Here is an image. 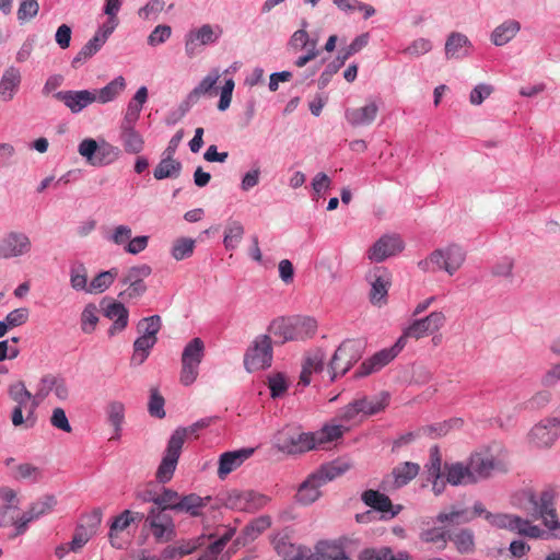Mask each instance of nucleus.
Masks as SVG:
<instances>
[{"instance_id": "nucleus-47", "label": "nucleus", "mask_w": 560, "mask_h": 560, "mask_svg": "<svg viewBox=\"0 0 560 560\" xmlns=\"http://www.w3.org/2000/svg\"><path fill=\"white\" fill-rule=\"evenodd\" d=\"M235 529H228L219 539L212 542L198 558V560H217L226 544L232 539Z\"/></svg>"}, {"instance_id": "nucleus-34", "label": "nucleus", "mask_w": 560, "mask_h": 560, "mask_svg": "<svg viewBox=\"0 0 560 560\" xmlns=\"http://www.w3.org/2000/svg\"><path fill=\"white\" fill-rule=\"evenodd\" d=\"M182 167V163L178 160L163 155L153 171V176L158 180L177 178L180 175Z\"/></svg>"}, {"instance_id": "nucleus-10", "label": "nucleus", "mask_w": 560, "mask_h": 560, "mask_svg": "<svg viewBox=\"0 0 560 560\" xmlns=\"http://www.w3.org/2000/svg\"><path fill=\"white\" fill-rule=\"evenodd\" d=\"M152 272L149 265L133 266L127 270L120 282L125 287L118 294L122 301L141 298L147 292L144 279Z\"/></svg>"}, {"instance_id": "nucleus-36", "label": "nucleus", "mask_w": 560, "mask_h": 560, "mask_svg": "<svg viewBox=\"0 0 560 560\" xmlns=\"http://www.w3.org/2000/svg\"><path fill=\"white\" fill-rule=\"evenodd\" d=\"M209 498H201L196 493H190L184 497H179L176 512L187 513L190 516H199L201 509L207 505Z\"/></svg>"}, {"instance_id": "nucleus-40", "label": "nucleus", "mask_w": 560, "mask_h": 560, "mask_svg": "<svg viewBox=\"0 0 560 560\" xmlns=\"http://www.w3.org/2000/svg\"><path fill=\"white\" fill-rule=\"evenodd\" d=\"M244 226L240 221L229 220L224 231V246L226 249H235L244 236Z\"/></svg>"}, {"instance_id": "nucleus-41", "label": "nucleus", "mask_w": 560, "mask_h": 560, "mask_svg": "<svg viewBox=\"0 0 560 560\" xmlns=\"http://www.w3.org/2000/svg\"><path fill=\"white\" fill-rule=\"evenodd\" d=\"M350 468V465L346 462L336 460L331 462L329 464L323 465L317 471H315V475H319L320 479H318L324 485L328 481L334 480L335 478L341 476L346 471H348Z\"/></svg>"}, {"instance_id": "nucleus-52", "label": "nucleus", "mask_w": 560, "mask_h": 560, "mask_svg": "<svg viewBox=\"0 0 560 560\" xmlns=\"http://www.w3.org/2000/svg\"><path fill=\"white\" fill-rule=\"evenodd\" d=\"M70 283L72 289L77 291H85L88 293V270L84 265L79 264L71 267Z\"/></svg>"}, {"instance_id": "nucleus-21", "label": "nucleus", "mask_w": 560, "mask_h": 560, "mask_svg": "<svg viewBox=\"0 0 560 560\" xmlns=\"http://www.w3.org/2000/svg\"><path fill=\"white\" fill-rule=\"evenodd\" d=\"M404 249V242L397 235H384L377 240L368 252L372 261L381 262L386 258L400 253Z\"/></svg>"}, {"instance_id": "nucleus-39", "label": "nucleus", "mask_w": 560, "mask_h": 560, "mask_svg": "<svg viewBox=\"0 0 560 560\" xmlns=\"http://www.w3.org/2000/svg\"><path fill=\"white\" fill-rule=\"evenodd\" d=\"M118 273L119 272L117 268H112L109 270L100 272L89 283L88 293H103L114 283L115 279L118 277Z\"/></svg>"}, {"instance_id": "nucleus-7", "label": "nucleus", "mask_w": 560, "mask_h": 560, "mask_svg": "<svg viewBox=\"0 0 560 560\" xmlns=\"http://www.w3.org/2000/svg\"><path fill=\"white\" fill-rule=\"evenodd\" d=\"M205 357V343L196 337L192 338L184 348L182 353V369L179 382L184 386L191 385L198 377L199 365Z\"/></svg>"}, {"instance_id": "nucleus-25", "label": "nucleus", "mask_w": 560, "mask_h": 560, "mask_svg": "<svg viewBox=\"0 0 560 560\" xmlns=\"http://www.w3.org/2000/svg\"><path fill=\"white\" fill-rule=\"evenodd\" d=\"M22 83V74L20 69L11 66L8 67L0 79V98L3 102L12 101L18 94Z\"/></svg>"}, {"instance_id": "nucleus-54", "label": "nucleus", "mask_w": 560, "mask_h": 560, "mask_svg": "<svg viewBox=\"0 0 560 560\" xmlns=\"http://www.w3.org/2000/svg\"><path fill=\"white\" fill-rule=\"evenodd\" d=\"M179 493L170 488H163L162 492L159 493V498H156V506L161 508L163 511L172 510L176 512Z\"/></svg>"}, {"instance_id": "nucleus-32", "label": "nucleus", "mask_w": 560, "mask_h": 560, "mask_svg": "<svg viewBox=\"0 0 560 560\" xmlns=\"http://www.w3.org/2000/svg\"><path fill=\"white\" fill-rule=\"evenodd\" d=\"M126 88L125 79L119 75L100 90L92 91L95 102L106 104L114 101Z\"/></svg>"}, {"instance_id": "nucleus-31", "label": "nucleus", "mask_w": 560, "mask_h": 560, "mask_svg": "<svg viewBox=\"0 0 560 560\" xmlns=\"http://www.w3.org/2000/svg\"><path fill=\"white\" fill-rule=\"evenodd\" d=\"M318 479H320L319 475L312 474L300 486L298 494H296L299 502H301L303 504H311L319 498V495H320L319 488L322 486H324V483L320 482Z\"/></svg>"}, {"instance_id": "nucleus-24", "label": "nucleus", "mask_w": 560, "mask_h": 560, "mask_svg": "<svg viewBox=\"0 0 560 560\" xmlns=\"http://www.w3.org/2000/svg\"><path fill=\"white\" fill-rule=\"evenodd\" d=\"M378 110V105L370 101L364 106L346 109L345 117L353 127L369 126L376 119Z\"/></svg>"}, {"instance_id": "nucleus-11", "label": "nucleus", "mask_w": 560, "mask_h": 560, "mask_svg": "<svg viewBox=\"0 0 560 560\" xmlns=\"http://www.w3.org/2000/svg\"><path fill=\"white\" fill-rule=\"evenodd\" d=\"M446 322L443 312H432L428 316L413 320L408 327L405 328L402 335L399 337L404 345L408 338L419 340L428 335L439 331Z\"/></svg>"}, {"instance_id": "nucleus-49", "label": "nucleus", "mask_w": 560, "mask_h": 560, "mask_svg": "<svg viewBox=\"0 0 560 560\" xmlns=\"http://www.w3.org/2000/svg\"><path fill=\"white\" fill-rule=\"evenodd\" d=\"M103 38L93 36L82 48L81 50L75 55V57L72 60V67L78 68L82 63H84L88 59H90L92 56H94L104 45L102 43Z\"/></svg>"}, {"instance_id": "nucleus-16", "label": "nucleus", "mask_w": 560, "mask_h": 560, "mask_svg": "<svg viewBox=\"0 0 560 560\" xmlns=\"http://www.w3.org/2000/svg\"><path fill=\"white\" fill-rule=\"evenodd\" d=\"M486 517L492 526L516 532L530 538H538L542 534L538 526L532 525L528 521L516 515L487 513Z\"/></svg>"}, {"instance_id": "nucleus-58", "label": "nucleus", "mask_w": 560, "mask_h": 560, "mask_svg": "<svg viewBox=\"0 0 560 560\" xmlns=\"http://www.w3.org/2000/svg\"><path fill=\"white\" fill-rule=\"evenodd\" d=\"M98 322L97 308L93 304H89L81 315V328L84 332L91 334Z\"/></svg>"}, {"instance_id": "nucleus-61", "label": "nucleus", "mask_w": 560, "mask_h": 560, "mask_svg": "<svg viewBox=\"0 0 560 560\" xmlns=\"http://www.w3.org/2000/svg\"><path fill=\"white\" fill-rule=\"evenodd\" d=\"M108 421L114 427L116 433L120 431L122 421H124V415H125V407L119 401H114L108 406Z\"/></svg>"}, {"instance_id": "nucleus-33", "label": "nucleus", "mask_w": 560, "mask_h": 560, "mask_svg": "<svg viewBox=\"0 0 560 560\" xmlns=\"http://www.w3.org/2000/svg\"><path fill=\"white\" fill-rule=\"evenodd\" d=\"M470 45L466 35L460 33H452L445 43L446 58H460L468 54Z\"/></svg>"}, {"instance_id": "nucleus-9", "label": "nucleus", "mask_w": 560, "mask_h": 560, "mask_svg": "<svg viewBox=\"0 0 560 560\" xmlns=\"http://www.w3.org/2000/svg\"><path fill=\"white\" fill-rule=\"evenodd\" d=\"M468 465L475 483L488 479L494 471H506L509 466L503 457L495 456L488 450L471 454Z\"/></svg>"}, {"instance_id": "nucleus-26", "label": "nucleus", "mask_w": 560, "mask_h": 560, "mask_svg": "<svg viewBox=\"0 0 560 560\" xmlns=\"http://www.w3.org/2000/svg\"><path fill=\"white\" fill-rule=\"evenodd\" d=\"M252 448H243L234 452H226L220 456L218 476L224 479L230 472L240 467L245 459L253 454Z\"/></svg>"}, {"instance_id": "nucleus-1", "label": "nucleus", "mask_w": 560, "mask_h": 560, "mask_svg": "<svg viewBox=\"0 0 560 560\" xmlns=\"http://www.w3.org/2000/svg\"><path fill=\"white\" fill-rule=\"evenodd\" d=\"M317 322L310 316L279 317L269 325V332L282 339V342L305 340L315 336Z\"/></svg>"}, {"instance_id": "nucleus-28", "label": "nucleus", "mask_w": 560, "mask_h": 560, "mask_svg": "<svg viewBox=\"0 0 560 560\" xmlns=\"http://www.w3.org/2000/svg\"><path fill=\"white\" fill-rule=\"evenodd\" d=\"M144 515L139 512L125 510L121 514L116 516L110 525L109 541L113 547L121 548V545L116 541L117 533L125 530L131 523L140 522Z\"/></svg>"}, {"instance_id": "nucleus-20", "label": "nucleus", "mask_w": 560, "mask_h": 560, "mask_svg": "<svg viewBox=\"0 0 560 560\" xmlns=\"http://www.w3.org/2000/svg\"><path fill=\"white\" fill-rule=\"evenodd\" d=\"M9 396L15 402L14 408H20V410H24L26 413L27 428H33L36 423L35 409L37 405L24 383L16 382L11 384Z\"/></svg>"}, {"instance_id": "nucleus-27", "label": "nucleus", "mask_w": 560, "mask_h": 560, "mask_svg": "<svg viewBox=\"0 0 560 560\" xmlns=\"http://www.w3.org/2000/svg\"><path fill=\"white\" fill-rule=\"evenodd\" d=\"M104 315L114 322L108 332L110 336L124 330L128 325V310L120 302H110L104 308Z\"/></svg>"}, {"instance_id": "nucleus-30", "label": "nucleus", "mask_w": 560, "mask_h": 560, "mask_svg": "<svg viewBox=\"0 0 560 560\" xmlns=\"http://www.w3.org/2000/svg\"><path fill=\"white\" fill-rule=\"evenodd\" d=\"M325 353L322 350L308 354L303 363L299 384L307 386L311 383L312 374L323 371Z\"/></svg>"}, {"instance_id": "nucleus-38", "label": "nucleus", "mask_w": 560, "mask_h": 560, "mask_svg": "<svg viewBox=\"0 0 560 560\" xmlns=\"http://www.w3.org/2000/svg\"><path fill=\"white\" fill-rule=\"evenodd\" d=\"M520 23L515 20H509L494 28L491 35L492 43L495 46H503L509 43L520 31Z\"/></svg>"}, {"instance_id": "nucleus-56", "label": "nucleus", "mask_w": 560, "mask_h": 560, "mask_svg": "<svg viewBox=\"0 0 560 560\" xmlns=\"http://www.w3.org/2000/svg\"><path fill=\"white\" fill-rule=\"evenodd\" d=\"M448 538L454 542L457 550L462 553L470 552L474 549V535L468 529H463L454 536L448 535Z\"/></svg>"}, {"instance_id": "nucleus-6", "label": "nucleus", "mask_w": 560, "mask_h": 560, "mask_svg": "<svg viewBox=\"0 0 560 560\" xmlns=\"http://www.w3.org/2000/svg\"><path fill=\"white\" fill-rule=\"evenodd\" d=\"M79 154L91 166H104L113 163L119 156V149L106 141L97 143L92 138L82 140L78 147Z\"/></svg>"}, {"instance_id": "nucleus-63", "label": "nucleus", "mask_w": 560, "mask_h": 560, "mask_svg": "<svg viewBox=\"0 0 560 560\" xmlns=\"http://www.w3.org/2000/svg\"><path fill=\"white\" fill-rule=\"evenodd\" d=\"M268 387L272 398L281 397L288 389L285 377L281 374H275L268 377Z\"/></svg>"}, {"instance_id": "nucleus-3", "label": "nucleus", "mask_w": 560, "mask_h": 560, "mask_svg": "<svg viewBox=\"0 0 560 560\" xmlns=\"http://www.w3.org/2000/svg\"><path fill=\"white\" fill-rule=\"evenodd\" d=\"M275 445L287 454H301L315 448L313 432H303L300 427L287 425L275 435Z\"/></svg>"}, {"instance_id": "nucleus-17", "label": "nucleus", "mask_w": 560, "mask_h": 560, "mask_svg": "<svg viewBox=\"0 0 560 560\" xmlns=\"http://www.w3.org/2000/svg\"><path fill=\"white\" fill-rule=\"evenodd\" d=\"M32 249L30 237L22 232H9L0 238V258L10 259L27 255Z\"/></svg>"}, {"instance_id": "nucleus-29", "label": "nucleus", "mask_w": 560, "mask_h": 560, "mask_svg": "<svg viewBox=\"0 0 560 560\" xmlns=\"http://www.w3.org/2000/svg\"><path fill=\"white\" fill-rule=\"evenodd\" d=\"M444 474L448 483L453 486L472 485L474 478L469 465L463 463H453L444 466Z\"/></svg>"}, {"instance_id": "nucleus-43", "label": "nucleus", "mask_w": 560, "mask_h": 560, "mask_svg": "<svg viewBox=\"0 0 560 560\" xmlns=\"http://www.w3.org/2000/svg\"><path fill=\"white\" fill-rule=\"evenodd\" d=\"M57 505V499L52 494H45L33 502L30 509L26 511L33 520H37L54 511Z\"/></svg>"}, {"instance_id": "nucleus-18", "label": "nucleus", "mask_w": 560, "mask_h": 560, "mask_svg": "<svg viewBox=\"0 0 560 560\" xmlns=\"http://www.w3.org/2000/svg\"><path fill=\"white\" fill-rule=\"evenodd\" d=\"M404 347L405 345L402 340L398 338V340L393 347L388 349H383L376 352L370 359L363 361L359 370L355 372V376L363 377L380 371L382 368H384L390 361H393L397 357V354L402 350Z\"/></svg>"}, {"instance_id": "nucleus-50", "label": "nucleus", "mask_w": 560, "mask_h": 560, "mask_svg": "<svg viewBox=\"0 0 560 560\" xmlns=\"http://www.w3.org/2000/svg\"><path fill=\"white\" fill-rule=\"evenodd\" d=\"M161 317L159 315H152L142 318L137 325V330L140 336L158 341L156 335L161 329Z\"/></svg>"}, {"instance_id": "nucleus-8", "label": "nucleus", "mask_w": 560, "mask_h": 560, "mask_svg": "<svg viewBox=\"0 0 560 560\" xmlns=\"http://www.w3.org/2000/svg\"><path fill=\"white\" fill-rule=\"evenodd\" d=\"M272 363V341L269 335H258L247 348L244 365L248 372L267 369Z\"/></svg>"}, {"instance_id": "nucleus-15", "label": "nucleus", "mask_w": 560, "mask_h": 560, "mask_svg": "<svg viewBox=\"0 0 560 560\" xmlns=\"http://www.w3.org/2000/svg\"><path fill=\"white\" fill-rule=\"evenodd\" d=\"M366 281L371 285L369 293L373 305L382 306L387 302L388 289L392 284L390 271L382 266H375L366 273Z\"/></svg>"}, {"instance_id": "nucleus-62", "label": "nucleus", "mask_w": 560, "mask_h": 560, "mask_svg": "<svg viewBox=\"0 0 560 560\" xmlns=\"http://www.w3.org/2000/svg\"><path fill=\"white\" fill-rule=\"evenodd\" d=\"M149 412L152 417L162 419L165 417L164 398L160 395L156 388L151 389L149 401Z\"/></svg>"}, {"instance_id": "nucleus-55", "label": "nucleus", "mask_w": 560, "mask_h": 560, "mask_svg": "<svg viewBox=\"0 0 560 560\" xmlns=\"http://www.w3.org/2000/svg\"><path fill=\"white\" fill-rule=\"evenodd\" d=\"M195 248V241L187 237L178 238L174 242L172 247V256L176 260H183L192 255Z\"/></svg>"}, {"instance_id": "nucleus-23", "label": "nucleus", "mask_w": 560, "mask_h": 560, "mask_svg": "<svg viewBox=\"0 0 560 560\" xmlns=\"http://www.w3.org/2000/svg\"><path fill=\"white\" fill-rule=\"evenodd\" d=\"M420 466L416 463L405 462L395 467L390 475L383 480L384 490H394L409 483L419 472Z\"/></svg>"}, {"instance_id": "nucleus-51", "label": "nucleus", "mask_w": 560, "mask_h": 560, "mask_svg": "<svg viewBox=\"0 0 560 560\" xmlns=\"http://www.w3.org/2000/svg\"><path fill=\"white\" fill-rule=\"evenodd\" d=\"M475 514L470 513L466 509H452L450 512H441L438 515V521L440 523H450V524H464L474 518Z\"/></svg>"}, {"instance_id": "nucleus-46", "label": "nucleus", "mask_w": 560, "mask_h": 560, "mask_svg": "<svg viewBox=\"0 0 560 560\" xmlns=\"http://www.w3.org/2000/svg\"><path fill=\"white\" fill-rule=\"evenodd\" d=\"M343 434L341 425H325L319 431L313 432L315 448L323 447L325 444L330 443Z\"/></svg>"}, {"instance_id": "nucleus-13", "label": "nucleus", "mask_w": 560, "mask_h": 560, "mask_svg": "<svg viewBox=\"0 0 560 560\" xmlns=\"http://www.w3.org/2000/svg\"><path fill=\"white\" fill-rule=\"evenodd\" d=\"M556 492L551 488L544 489L538 495L529 494V501L534 506L533 514L544 521L549 529H556L559 525L555 509Z\"/></svg>"}, {"instance_id": "nucleus-12", "label": "nucleus", "mask_w": 560, "mask_h": 560, "mask_svg": "<svg viewBox=\"0 0 560 560\" xmlns=\"http://www.w3.org/2000/svg\"><path fill=\"white\" fill-rule=\"evenodd\" d=\"M145 525L150 528L154 539L166 542L175 537L173 517L161 508H151L145 516Z\"/></svg>"}, {"instance_id": "nucleus-57", "label": "nucleus", "mask_w": 560, "mask_h": 560, "mask_svg": "<svg viewBox=\"0 0 560 560\" xmlns=\"http://www.w3.org/2000/svg\"><path fill=\"white\" fill-rule=\"evenodd\" d=\"M432 49V44L427 38H417L409 46L401 50L404 55L410 58L420 57Z\"/></svg>"}, {"instance_id": "nucleus-5", "label": "nucleus", "mask_w": 560, "mask_h": 560, "mask_svg": "<svg viewBox=\"0 0 560 560\" xmlns=\"http://www.w3.org/2000/svg\"><path fill=\"white\" fill-rule=\"evenodd\" d=\"M184 443L185 432L182 430H175L167 442L166 450L164 451L162 460L156 469L155 479L158 482L164 485L172 480Z\"/></svg>"}, {"instance_id": "nucleus-60", "label": "nucleus", "mask_w": 560, "mask_h": 560, "mask_svg": "<svg viewBox=\"0 0 560 560\" xmlns=\"http://www.w3.org/2000/svg\"><path fill=\"white\" fill-rule=\"evenodd\" d=\"M362 410L363 409L360 406V402L358 399V400H354V401L348 404L342 409H340L338 417H339L340 421L353 422V421L358 420L359 418L360 419L363 418Z\"/></svg>"}, {"instance_id": "nucleus-48", "label": "nucleus", "mask_w": 560, "mask_h": 560, "mask_svg": "<svg viewBox=\"0 0 560 560\" xmlns=\"http://www.w3.org/2000/svg\"><path fill=\"white\" fill-rule=\"evenodd\" d=\"M155 343L156 341L153 339L143 336L138 337L133 342V354L131 358V363L136 365L142 364Z\"/></svg>"}, {"instance_id": "nucleus-37", "label": "nucleus", "mask_w": 560, "mask_h": 560, "mask_svg": "<svg viewBox=\"0 0 560 560\" xmlns=\"http://www.w3.org/2000/svg\"><path fill=\"white\" fill-rule=\"evenodd\" d=\"M360 406L362 407V417H369L383 411L389 404V394L382 392L378 395L368 398L363 397L359 399Z\"/></svg>"}, {"instance_id": "nucleus-45", "label": "nucleus", "mask_w": 560, "mask_h": 560, "mask_svg": "<svg viewBox=\"0 0 560 560\" xmlns=\"http://www.w3.org/2000/svg\"><path fill=\"white\" fill-rule=\"evenodd\" d=\"M360 560H409L405 553H394L388 547L380 549H365L360 555Z\"/></svg>"}, {"instance_id": "nucleus-2", "label": "nucleus", "mask_w": 560, "mask_h": 560, "mask_svg": "<svg viewBox=\"0 0 560 560\" xmlns=\"http://www.w3.org/2000/svg\"><path fill=\"white\" fill-rule=\"evenodd\" d=\"M466 254L458 245H450L435 249L425 259L418 262L419 269L424 272L446 271L453 276L464 264Z\"/></svg>"}, {"instance_id": "nucleus-42", "label": "nucleus", "mask_w": 560, "mask_h": 560, "mask_svg": "<svg viewBox=\"0 0 560 560\" xmlns=\"http://www.w3.org/2000/svg\"><path fill=\"white\" fill-rule=\"evenodd\" d=\"M220 79V73L214 70L211 71L208 75H206L201 82L188 94V102L196 103L202 95L211 93L214 89L218 80Z\"/></svg>"}, {"instance_id": "nucleus-35", "label": "nucleus", "mask_w": 560, "mask_h": 560, "mask_svg": "<svg viewBox=\"0 0 560 560\" xmlns=\"http://www.w3.org/2000/svg\"><path fill=\"white\" fill-rule=\"evenodd\" d=\"M119 137L127 153L138 154L144 148V139L136 128H119Z\"/></svg>"}, {"instance_id": "nucleus-19", "label": "nucleus", "mask_w": 560, "mask_h": 560, "mask_svg": "<svg viewBox=\"0 0 560 560\" xmlns=\"http://www.w3.org/2000/svg\"><path fill=\"white\" fill-rule=\"evenodd\" d=\"M560 435V420L546 419L537 423L529 432L530 443L539 448L551 446Z\"/></svg>"}, {"instance_id": "nucleus-22", "label": "nucleus", "mask_w": 560, "mask_h": 560, "mask_svg": "<svg viewBox=\"0 0 560 560\" xmlns=\"http://www.w3.org/2000/svg\"><path fill=\"white\" fill-rule=\"evenodd\" d=\"M54 97L61 102L72 114H78L95 102L90 90H68L54 93Z\"/></svg>"}, {"instance_id": "nucleus-64", "label": "nucleus", "mask_w": 560, "mask_h": 560, "mask_svg": "<svg viewBox=\"0 0 560 560\" xmlns=\"http://www.w3.org/2000/svg\"><path fill=\"white\" fill-rule=\"evenodd\" d=\"M39 5L37 0H21L18 19L20 21H28L35 18L38 13Z\"/></svg>"}, {"instance_id": "nucleus-53", "label": "nucleus", "mask_w": 560, "mask_h": 560, "mask_svg": "<svg viewBox=\"0 0 560 560\" xmlns=\"http://www.w3.org/2000/svg\"><path fill=\"white\" fill-rule=\"evenodd\" d=\"M306 25L307 23L304 21L302 24L303 28L295 31L290 38L289 46L294 51L302 49L308 50V48H312L313 43L317 44V40L310 39L308 33L305 31Z\"/></svg>"}, {"instance_id": "nucleus-44", "label": "nucleus", "mask_w": 560, "mask_h": 560, "mask_svg": "<svg viewBox=\"0 0 560 560\" xmlns=\"http://www.w3.org/2000/svg\"><path fill=\"white\" fill-rule=\"evenodd\" d=\"M362 500L366 505L380 512H389L393 506L390 499L376 490L364 491L362 494Z\"/></svg>"}, {"instance_id": "nucleus-14", "label": "nucleus", "mask_w": 560, "mask_h": 560, "mask_svg": "<svg viewBox=\"0 0 560 560\" xmlns=\"http://www.w3.org/2000/svg\"><path fill=\"white\" fill-rule=\"evenodd\" d=\"M222 27L219 25L203 24L199 28L188 32L185 37V52L189 58L195 57L201 46L214 44L222 35Z\"/></svg>"}, {"instance_id": "nucleus-4", "label": "nucleus", "mask_w": 560, "mask_h": 560, "mask_svg": "<svg viewBox=\"0 0 560 560\" xmlns=\"http://www.w3.org/2000/svg\"><path fill=\"white\" fill-rule=\"evenodd\" d=\"M364 349L362 339H347L335 351L329 363L328 372L331 381L345 375L350 368L359 361Z\"/></svg>"}, {"instance_id": "nucleus-59", "label": "nucleus", "mask_w": 560, "mask_h": 560, "mask_svg": "<svg viewBox=\"0 0 560 560\" xmlns=\"http://www.w3.org/2000/svg\"><path fill=\"white\" fill-rule=\"evenodd\" d=\"M246 494H247V491H240V490L230 491L225 498V505L231 509L248 512Z\"/></svg>"}]
</instances>
